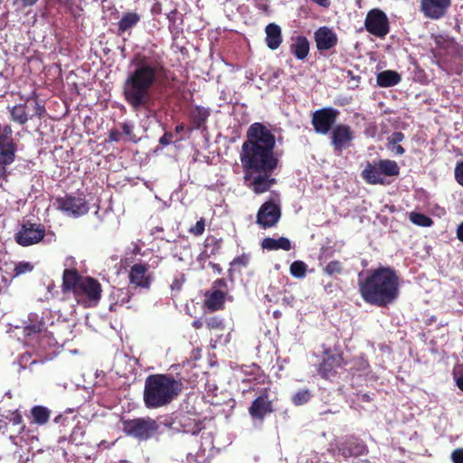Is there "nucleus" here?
Listing matches in <instances>:
<instances>
[{
	"label": "nucleus",
	"instance_id": "f257e3e1",
	"mask_svg": "<svg viewBox=\"0 0 463 463\" xmlns=\"http://www.w3.org/2000/svg\"><path fill=\"white\" fill-rule=\"evenodd\" d=\"M275 135L264 124L252 123L241 146V161L247 186L256 194L268 192L276 184L271 176L279 165L274 153Z\"/></svg>",
	"mask_w": 463,
	"mask_h": 463
},
{
	"label": "nucleus",
	"instance_id": "f03ea898",
	"mask_svg": "<svg viewBox=\"0 0 463 463\" xmlns=\"http://www.w3.org/2000/svg\"><path fill=\"white\" fill-rule=\"evenodd\" d=\"M130 65L132 70L122 89L126 102L135 112L149 108L153 88L166 90L176 79L175 74L165 67L163 54L153 50L136 53Z\"/></svg>",
	"mask_w": 463,
	"mask_h": 463
},
{
	"label": "nucleus",
	"instance_id": "7ed1b4c3",
	"mask_svg": "<svg viewBox=\"0 0 463 463\" xmlns=\"http://www.w3.org/2000/svg\"><path fill=\"white\" fill-rule=\"evenodd\" d=\"M358 286L363 300L378 307H387L396 301L400 294L399 276L389 266L369 270L364 279H359Z\"/></svg>",
	"mask_w": 463,
	"mask_h": 463
},
{
	"label": "nucleus",
	"instance_id": "20e7f679",
	"mask_svg": "<svg viewBox=\"0 0 463 463\" xmlns=\"http://www.w3.org/2000/svg\"><path fill=\"white\" fill-rule=\"evenodd\" d=\"M182 390V382L170 373L149 374L143 391L145 407L154 410L168 406L178 398Z\"/></svg>",
	"mask_w": 463,
	"mask_h": 463
},
{
	"label": "nucleus",
	"instance_id": "39448f33",
	"mask_svg": "<svg viewBox=\"0 0 463 463\" xmlns=\"http://www.w3.org/2000/svg\"><path fill=\"white\" fill-rule=\"evenodd\" d=\"M61 291L63 294L72 293L78 304L91 307L100 301L102 288L98 279L82 276L77 269L71 268L62 272Z\"/></svg>",
	"mask_w": 463,
	"mask_h": 463
},
{
	"label": "nucleus",
	"instance_id": "423d86ee",
	"mask_svg": "<svg viewBox=\"0 0 463 463\" xmlns=\"http://www.w3.org/2000/svg\"><path fill=\"white\" fill-rule=\"evenodd\" d=\"M24 335L28 340L26 345H33L32 342L35 341L39 345L45 347H52L56 345L54 339L50 335L47 331L46 324L43 317L35 313H31L28 316L26 325L24 326Z\"/></svg>",
	"mask_w": 463,
	"mask_h": 463
},
{
	"label": "nucleus",
	"instance_id": "0eeeda50",
	"mask_svg": "<svg viewBox=\"0 0 463 463\" xmlns=\"http://www.w3.org/2000/svg\"><path fill=\"white\" fill-rule=\"evenodd\" d=\"M160 425L150 417L135 418L123 421V430L138 440H148L159 431Z\"/></svg>",
	"mask_w": 463,
	"mask_h": 463
},
{
	"label": "nucleus",
	"instance_id": "6e6552de",
	"mask_svg": "<svg viewBox=\"0 0 463 463\" xmlns=\"http://www.w3.org/2000/svg\"><path fill=\"white\" fill-rule=\"evenodd\" d=\"M349 351L350 349H346L345 352L341 349H325L318 367L319 375L326 380H332L338 369L345 366Z\"/></svg>",
	"mask_w": 463,
	"mask_h": 463
},
{
	"label": "nucleus",
	"instance_id": "1a4fd4ad",
	"mask_svg": "<svg viewBox=\"0 0 463 463\" xmlns=\"http://www.w3.org/2000/svg\"><path fill=\"white\" fill-rule=\"evenodd\" d=\"M55 206L57 210L75 218L85 215L90 211L89 203L83 193L58 196L55 199Z\"/></svg>",
	"mask_w": 463,
	"mask_h": 463
},
{
	"label": "nucleus",
	"instance_id": "9d476101",
	"mask_svg": "<svg viewBox=\"0 0 463 463\" xmlns=\"http://www.w3.org/2000/svg\"><path fill=\"white\" fill-rule=\"evenodd\" d=\"M340 112L332 107L317 109L312 113L311 124L316 133L328 134L336 122Z\"/></svg>",
	"mask_w": 463,
	"mask_h": 463
},
{
	"label": "nucleus",
	"instance_id": "9b49d317",
	"mask_svg": "<svg viewBox=\"0 0 463 463\" xmlns=\"http://www.w3.org/2000/svg\"><path fill=\"white\" fill-rule=\"evenodd\" d=\"M364 27L371 34L383 38L390 31L389 19L383 11L374 8L367 13L364 20Z\"/></svg>",
	"mask_w": 463,
	"mask_h": 463
},
{
	"label": "nucleus",
	"instance_id": "f8f14e48",
	"mask_svg": "<svg viewBox=\"0 0 463 463\" xmlns=\"http://www.w3.org/2000/svg\"><path fill=\"white\" fill-rule=\"evenodd\" d=\"M273 401L270 399L269 390L264 388L251 402L248 411L251 419L263 422L264 419L274 411Z\"/></svg>",
	"mask_w": 463,
	"mask_h": 463
},
{
	"label": "nucleus",
	"instance_id": "ddd939ff",
	"mask_svg": "<svg viewBox=\"0 0 463 463\" xmlns=\"http://www.w3.org/2000/svg\"><path fill=\"white\" fill-rule=\"evenodd\" d=\"M171 424L174 425V429L192 435L198 434L203 429V421L195 413L190 411H182L175 413Z\"/></svg>",
	"mask_w": 463,
	"mask_h": 463
},
{
	"label": "nucleus",
	"instance_id": "4468645a",
	"mask_svg": "<svg viewBox=\"0 0 463 463\" xmlns=\"http://www.w3.org/2000/svg\"><path fill=\"white\" fill-rule=\"evenodd\" d=\"M45 236V229L42 224L26 222L22 224L20 231L15 234L17 244L27 247L41 241Z\"/></svg>",
	"mask_w": 463,
	"mask_h": 463
},
{
	"label": "nucleus",
	"instance_id": "2eb2a0df",
	"mask_svg": "<svg viewBox=\"0 0 463 463\" xmlns=\"http://www.w3.org/2000/svg\"><path fill=\"white\" fill-rule=\"evenodd\" d=\"M281 210L273 201L265 202L259 209L256 222L263 229L274 227L279 221Z\"/></svg>",
	"mask_w": 463,
	"mask_h": 463
},
{
	"label": "nucleus",
	"instance_id": "dca6fc26",
	"mask_svg": "<svg viewBox=\"0 0 463 463\" xmlns=\"http://www.w3.org/2000/svg\"><path fill=\"white\" fill-rule=\"evenodd\" d=\"M330 139L334 151L340 154L344 149L351 146L354 139V132L350 126L338 124L332 129Z\"/></svg>",
	"mask_w": 463,
	"mask_h": 463
},
{
	"label": "nucleus",
	"instance_id": "f3484780",
	"mask_svg": "<svg viewBox=\"0 0 463 463\" xmlns=\"http://www.w3.org/2000/svg\"><path fill=\"white\" fill-rule=\"evenodd\" d=\"M420 11L426 18L439 20L443 18L451 6V0H420Z\"/></svg>",
	"mask_w": 463,
	"mask_h": 463
},
{
	"label": "nucleus",
	"instance_id": "a211bd4d",
	"mask_svg": "<svg viewBox=\"0 0 463 463\" xmlns=\"http://www.w3.org/2000/svg\"><path fill=\"white\" fill-rule=\"evenodd\" d=\"M338 451L345 458H349L367 455L369 449L364 440L357 437L351 436L338 446Z\"/></svg>",
	"mask_w": 463,
	"mask_h": 463
},
{
	"label": "nucleus",
	"instance_id": "6ab92c4d",
	"mask_svg": "<svg viewBox=\"0 0 463 463\" xmlns=\"http://www.w3.org/2000/svg\"><path fill=\"white\" fill-rule=\"evenodd\" d=\"M128 279L130 284L137 288H149L153 281V276L149 272V265L146 263H136L129 270Z\"/></svg>",
	"mask_w": 463,
	"mask_h": 463
},
{
	"label": "nucleus",
	"instance_id": "aec40b11",
	"mask_svg": "<svg viewBox=\"0 0 463 463\" xmlns=\"http://www.w3.org/2000/svg\"><path fill=\"white\" fill-rule=\"evenodd\" d=\"M317 49L319 52L328 51L335 47L338 43L336 33L326 26L319 27L314 35Z\"/></svg>",
	"mask_w": 463,
	"mask_h": 463
},
{
	"label": "nucleus",
	"instance_id": "412c9836",
	"mask_svg": "<svg viewBox=\"0 0 463 463\" xmlns=\"http://www.w3.org/2000/svg\"><path fill=\"white\" fill-rule=\"evenodd\" d=\"M345 366H348L346 369L349 372V374L352 377V386H354L356 383H354V378H362L368 375L370 372V365L368 362L363 357L358 356L353 359H350V354L348 353V357H346Z\"/></svg>",
	"mask_w": 463,
	"mask_h": 463
},
{
	"label": "nucleus",
	"instance_id": "4be33fe9",
	"mask_svg": "<svg viewBox=\"0 0 463 463\" xmlns=\"http://www.w3.org/2000/svg\"><path fill=\"white\" fill-rule=\"evenodd\" d=\"M227 296L228 290L210 288L204 294L203 305L211 312L222 310Z\"/></svg>",
	"mask_w": 463,
	"mask_h": 463
},
{
	"label": "nucleus",
	"instance_id": "5701e85b",
	"mask_svg": "<svg viewBox=\"0 0 463 463\" xmlns=\"http://www.w3.org/2000/svg\"><path fill=\"white\" fill-rule=\"evenodd\" d=\"M211 115V110L203 106H194L189 113L190 127L189 131L193 130H205L206 121Z\"/></svg>",
	"mask_w": 463,
	"mask_h": 463
},
{
	"label": "nucleus",
	"instance_id": "b1692460",
	"mask_svg": "<svg viewBox=\"0 0 463 463\" xmlns=\"http://www.w3.org/2000/svg\"><path fill=\"white\" fill-rule=\"evenodd\" d=\"M15 160L14 147L10 145L5 150L0 152V187H3L4 182L8 180L10 172L7 166Z\"/></svg>",
	"mask_w": 463,
	"mask_h": 463
},
{
	"label": "nucleus",
	"instance_id": "393cba45",
	"mask_svg": "<svg viewBox=\"0 0 463 463\" xmlns=\"http://www.w3.org/2000/svg\"><path fill=\"white\" fill-rule=\"evenodd\" d=\"M377 166V162H368L361 173L363 179L369 184L385 185L389 184V182H387L383 176L381 175Z\"/></svg>",
	"mask_w": 463,
	"mask_h": 463
},
{
	"label": "nucleus",
	"instance_id": "a878e982",
	"mask_svg": "<svg viewBox=\"0 0 463 463\" xmlns=\"http://www.w3.org/2000/svg\"><path fill=\"white\" fill-rule=\"evenodd\" d=\"M265 42L270 50H277L282 43V33L279 25L274 23L269 24L265 27Z\"/></svg>",
	"mask_w": 463,
	"mask_h": 463
},
{
	"label": "nucleus",
	"instance_id": "bb28decb",
	"mask_svg": "<svg viewBox=\"0 0 463 463\" xmlns=\"http://www.w3.org/2000/svg\"><path fill=\"white\" fill-rule=\"evenodd\" d=\"M141 21V15L137 12H126L117 24L118 36L134 28Z\"/></svg>",
	"mask_w": 463,
	"mask_h": 463
},
{
	"label": "nucleus",
	"instance_id": "cd10ccee",
	"mask_svg": "<svg viewBox=\"0 0 463 463\" xmlns=\"http://www.w3.org/2000/svg\"><path fill=\"white\" fill-rule=\"evenodd\" d=\"M130 298L131 294L128 288H114L109 296V310L117 311L118 307L128 303Z\"/></svg>",
	"mask_w": 463,
	"mask_h": 463
},
{
	"label": "nucleus",
	"instance_id": "c85d7f7f",
	"mask_svg": "<svg viewBox=\"0 0 463 463\" xmlns=\"http://www.w3.org/2000/svg\"><path fill=\"white\" fill-rule=\"evenodd\" d=\"M222 239L208 236L204 241V249L200 254V260H207L219 253L222 247Z\"/></svg>",
	"mask_w": 463,
	"mask_h": 463
},
{
	"label": "nucleus",
	"instance_id": "c756f323",
	"mask_svg": "<svg viewBox=\"0 0 463 463\" xmlns=\"http://www.w3.org/2000/svg\"><path fill=\"white\" fill-rule=\"evenodd\" d=\"M290 52L298 60L306 59L309 52V42L307 37H296L294 43L290 44Z\"/></svg>",
	"mask_w": 463,
	"mask_h": 463
},
{
	"label": "nucleus",
	"instance_id": "7c9ffc66",
	"mask_svg": "<svg viewBox=\"0 0 463 463\" xmlns=\"http://www.w3.org/2000/svg\"><path fill=\"white\" fill-rule=\"evenodd\" d=\"M261 247L268 250H277L281 249L288 251L291 249V242L286 237H280L279 239L267 237L262 240Z\"/></svg>",
	"mask_w": 463,
	"mask_h": 463
},
{
	"label": "nucleus",
	"instance_id": "2f4dec72",
	"mask_svg": "<svg viewBox=\"0 0 463 463\" xmlns=\"http://www.w3.org/2000/svg\"><path fill=\"white\" fill-rule=\"evenodd\" d=\"M401 75L395 71H383L377 74V85L383 88L392 87L401 81Z\"/></svg>",
	"mask_w": 463,
	"mask_h": 463
},
{
	"label": "nucleus",
	"instance_id": "473e14b6",
	"mask_svg": "<svg viewBox=\"0 0 463 463\" xmlns=\"http://www.w3.org/2000/svg\"><path fill=\"white\" fill-rule=\"evenodd\" d=\"M29 417L32 419V423L43 426L49 421L51 411L47 407L35 405L31 409Z\"/></svg>",
	"mask_w": 463,
	"mask_h": 463
},
{
	"label": "nucleus",
	"instance_id": "72a5a7b5",
	"mask_svg": "<svg viewBox=\"0 0 463 463\" xmlns=\"http://www.w3.org/2000/svg\"><path fill=\"white\" fill-rule=\"evenodd\" d=\"M377 168L380 174L386 180V177L398 176L400 174V166L391 159H381L377 162Z\"/></svg>",
	"mask_w": 463,
	"mask_h": 463
},
{
	"label": "nucleus",
	"instance_id": "f704fd0d",
	"mask_svg": "<svg viewBox=\"0 0 463 463\" xmlns=\"http://www.w3.org/2000/svg\"><path fill=\"white\" fill-rule=\"evenodd\" d=\"M5 419L14 426H17V435H21L25 431L26 426L24 422L23 416L18 410L9 411Z\"/></svg>",
	"mask_w": 463,
	"mask_h": 463
},
{
	"label": "nucleus",
	"instance_id": "c9c22d12",
	"mask_svg": "<svg viewBox=\"0 0 463 463\" xmlns=\"http://www.w3.org/2000/svg\"><path fill=\"white\" fill-rule=\"evenodd\" d=\"M11 118L12 120L19 123L20 125H24L28 121V116L25 111V105H15L11 110Z\"/></svg>",
	"mask_w": 463,
	"mask_h": 463
},
{
	"label": "nucleus",
	"instance_id": "e433bc0d",
	"mask_svg": "<svg viewBox=\"0 0 463 463\" xmlns=\"http://www.w3.org/2000/svg\"><path fill=\"white\" fill-rule=\"evenodd\" d=\"M436 50L434 52V56L436 58H439L441 56V50H447L452 48L454 46V42L452 39L449 37H444L442 35H439L435 37Z\"/></svg>",
	"mask_w": 463,
	"mask_h": 463
},
{
	"label": "nucleus",
	"instance_id": "4c0bfd02",
	"mask_svg": "<svg viewBox=\"0 0 463 463\" xmlns=\"http://www.w3.org/2000/svg\"><path fill=\"white\" fill-rule=\"evenodd\" d=\"M410 221L418 226L430 227L433 224V221L430 217L424 213L412 212L410 213Z\"/></svg>",
	"mask_w": 463,
	"mask_h": 463
},
{
	"label": "nucleus",
	"instance_id": "58836bf2",
	"mask_svg": "<svg viewBox=\"0 0 463 463\" xmlns=\"http://www.w3.org/2000/svg\"><path fill=\"white\" fill-rule=\"evenodd\" d=\"M323 272L330 277L343 274V263L337 260H331L325 266V268L323 269Z\"/></svg>",
	"mask_w": 463,
	"mask_h": 463
},
{
	"label": "nucleus",
	"instance_id": "ea45409f",
	"mask_svg": "<svg viewBox=\"0 0 463 463\" xmlns=\"http://www.w3.org/2000/svg\"><path fill=\"white\" fill-rule=\"evenodd\" d=\"M13 130L10 125H5L4 128H2V138H3V145L4 147L2 150H5L7 146L12 145L14 147V155H16L17 152V144L12 137Z\"/></svg>",
	"mask_w": 463,
	"mask_h": 463
},
{
	"label": "nucleus",
	"instance_id": "a19ab883",
	"mask_svg": "<svg viewBox=\"0 0 463 463\" xmlns=\"http://www.w3.org/2000/svg\"><path fill=\"white\" fill-rule=\"evenodd\" d=\"M307 264L301 260H295L291 263L289 271L290 274L298 279L304 278L307 273Z\"/></svg>",
	"mask_w": 463,
	"mask_h": 463
},
{
	"label": "nucleus",
	"instance_id": "79ce46f5",
	"mask_svg": "<svg viewBox=\"0 0 463 463\" xmlns=\"http://www.w3.org/2000/svg\"><path fill=\"white\" fill-rule=\"evenodd\" d=\"M33 355H37L34 351H25L20 355L18 364L22 368L25 369L28 366L38 363V358H33Z\"/></svg>",
	"mask_w": 463,
	"mask_h": 463
},
{
	"label": "nucleus",
	"instance_id": "37998d69",
	"mask_svg": "<svg viewBox=\"0 0 463 463\" xmlns=\"http://www.w3.org/2000/svg\"><path fill=\"white\" fill-rule=\"evenodd\" d=\"M312 394L307 389L300 390L292 397V402L296 406L306 404L311 399Z\"/></svg>",
	"mask_w": 463,
	"mask_h": 463
},
{
	"label": "nucleus",
	"instance_id": "c03bdc74",
	"mask_svg": "<svg viewBox=\"0 0 463 463\" xmlns=\"http://www.w3.org/2000/svg\"><path fill=\"white\" fill-rule=\"evenodd\" d=\"M84 435L85 431L82 427L80 424H77L71 430L69 441L75 445H80L82 444Z\"/></svg>",
	"mask_w": 463,
	"mask_h": 463
},
{
	"label": "nucleus",
	"instance_id": "a18cd8bd",
	"mask_svg": "<svg viewBox=\"0 0 463 463\" xmlns=\"http://www.w3.org/2000/svg\"><path fill=\"white\" fill-rule=\"evenodd\" d=\"M205 325L209 329H224L223 319L219 317H211L205 319Z\"/></svg>",
	"mask_w": 463,
	"mask_h": 463
},
{
	"label": "nucleus",
	"instance_id": "49530a36",
	"mask_svg": "<svg viewBox=\"0 0 463 463\" xmlns=\"http://www.w3.org/2000/svg\"><path fill=\"white\" fill-rule=\"evenodd\" d=\"M167 19L169 21V28L175 27L183 22V16L177 9H173L167 14Z\"/></svg>",
	"mask_w": 463,
	"mask_h": 463
},
{
	"label": "nucleus",
	"instance_id": "de8ad7c7",
	"mask_svg": "<svg viewBox=\"0 0 463 463\" xmlns=\"http://www.w3.org/2000/svg\"><path fill=\"white\" fill-rule=\"evenodd\" d=\"M33 269V266L30 262L21 261L17 263L14 269V276L17 277Z\"/></svg>",
	"mask_w": 463,
	"mask_h": 463
},
{
	"label": "nucleus",
	"instance_id": "09e8293b",
	"mask_svg": "<svg viewBox=\"0 0 463 463\" xmlns=\"http://www.w3.org/2000/svg\"><path fill=\"white\" fill-rule=\"evenodd\" d=\"M122 132L128 137V140L131 142H137V136L134 133V126L129 122H124L121 126Z\"/></svg>",
	"mask_w": 463,
	"mask_h": 463
},
{
	"label": "nucleus",
	"instance_id": "8fccbe9b",
	"mask_svg": "<svg viewBox=\"0 0 463 463\" xmlns=\"http://www.w3.org/2000/svg\"><path fill=\"white\" fill-rule=\"evenodd\" d=\"M232 338L231 332L226 334H221L217 336L216 339L213 340V343L211 344L212 347H217L218 345L223 346L230 344Z\"/></svg>",
	"mask_w": 463,
	"mask_h": 463
},
{
	"label": "nucleus",
	"instance_id": "3c124183",
	"mask_svg": "<svg viewBox=\"0 0 463 463\" xmlns=\"http://www.w3.org/2000/svg\"><path fill=\"white\" fill-rule=\"evenodd\" d=\"M250 262V254L243 253L233 259L231 265L232 267H242L246 268Z\"/></svg>",
	"mask_w": 463,
	"mask_h": 463
},
{
	"label": "nucleus",
	"instance_id": "603ef678",
	"mask_svg": "<svg viewBox=\"0 0 463 463\" xmlns=\"http://www.w3.org/2000/svg\"><path fill=\"white\" fill-rule=\"evenodd\" d=\"M205 229V220L201 218L196 222L195 225L189 229V232L194 236H200L203 233Z\"/></svg>",
	"mask_w": 463,
	"mask_h": 463
},
{
	"label": "nucleus",
	"instance_id": "864d4df0",
	"mask_svg": "<svg viewBox=\"0 0 463 463\" xmlns=\"http://www.w3.org/2000/svg\"><path fill=\"white\" fill-rule=\"evenodd\" d=\"M454 175L458 184L463 187V160L457 163Z\"/></svg>",
	"mask_w": 463,
	"mask_h": 463
},
{
	"label": "nucleus",
	"instance_id": "5fc2aeb1",
	"mask_svg": "<svg viewBox=\"0 0 463 463\" xmlns=\"http://www.w3.org/2000/svg\"><path fill=\"white\" fill-rule=\"evenodd\" d=\"M405 136L401 131H395L393 132L388 138V145H396L400 142L403 141Z\"/></svg>",
	"mask_w": 463,
	"mask_h": 463
},
{
	"label": "nucleus",
	"instance_id": "6e6d98bb",
	"mask_svg": "<svg viewBox=\"0 0 463 463\" xmlns=\"http://www.w3.org/2000/svg\"><path fill=\"white\" fill-rule=\"evenodd\" d=\"M451 460L453 463H463V449H456L451 453Z\"/></svg>",
	"mask_w": 463,
	"mask_h": 463
},
{
	"label": "nucleus",
	"instance_id": "4d7b16f0",
	"mask_svg": "<svg viewBox=\"0 0 463 463\" xmlns=\"http://www.w3.org/2000/svg\"><path fill=\"white\" fill-rule=\"evenodd\" d=\"M174 137L173 133L171 132H165L160 138H159V144L166 146L172 143V139Z\"/></svg>",
	"mask_w": 463,
	"mask_h": 463
},
{
	"label": "nucleus",
	"instance_id": "13d9d810",
	"mask_svg": "<svg viewBox=\"0 0 463 463\" xmlns=\"http://www.w3.org/2000/svg\"><path fill=\"white\" fill-rule=\"evenodd\" d=\"M212 289H222V290H228L227 289V283L224 279H216L213 285Z\"/></svg>",
	"mask_w": 463,
	"mask_h": 463
},
{
	"label": "nucleus",
	"instance_id": "bf43d9fd",
	"mask_svg": "<svg viewBox=\"0 0 463 463\" xmlns=\"http://www.w3.org/2000/svg\"><path fill=\"white\" fill-rule=\"evenodd\" d=\"M121 138V134L118 130L113 128L109 132V140L111 142H118Z\"/></svg>",
	"mask_w": 463,
	"mask_h": 463
},
{
	"label": "nucleus",
	"instance_id": "052dcab7",
	"mask_svg": "<svg viewBox=\"0 0 463 463\" xmlns=\"http://www.w3.org/2000/svg\"><path fill=\"white\" fill-rule=\"evenodd\" d=\"M392 147H389L395 155L402 156L405 153V149L402 146L396 144L391 145Z\"/></svg>",
	"mask_w": 463,
	"mask_h": 463
},
{
	"label": "nucleus",
	"instance_id": "680f3d73",
	"mask_svg": "<svg viewBox=\"0 0 463 463\" xmlns=\"http://www.w3.org/2000/svg\"><path fill=\"white\" fill-rule=\"evenodd\" d=\"M39 0H14V3L21 5L23 7L34 5Z\"/></svg>",
	"mask_w": 463,
	"mask_h": 463
},
{
	"label": "nucleus",
	"instance_id": "e2e57ef3",
	"mask_svg": "<svg viewBox=\"0 0 463 463\" xmlns=\"http://www.w3.org/2000/svg\"><path fill=\"white\" fill-rule=\"evenodd\" d=\"M183 282H184V279L175 278L171 284V289L179 291L182 288Z\"/></svg>",
	"mask_w": 463,
	"mask_h": 463
},
{
	"label": "nucleus",
	"instance_id": "0e129e2a",
	"mask_svg": "<svg viewBox=\"0 0 463 463\" xmlns=\"http://www.w3.org/2000/svg\"><path fill=\"white\" fill-rule=\"evenodd\" d=\"M456 234L458 241L463 242V222L458 225Z\"/></svg>",
	"mask_w": 463,
	"mask_h": 463
},
{
	"label": "nucleus",
	"instance_id": "69168bd1",
	"mask_svg": "<svg viewBox=\"0 0 463 463\" xmlns=\"http://www.w3.org/2000/svg\"><path fill=\"white\" fill-rule=\"evenodd\" d=\"M320 6L327 8L330 5V0H311Z\"/></svg>",
	"mask_w": 463,
	"mask_h": 463
},
{
	"label": "nucleus",
	"instance_id": "338daca9",
	"mask_svg": "<svg viewBox=\"0 0 463 463\" xmlns=\"http://www.w3.org/2000/svg\"><path fill=\"white\" fill-rule=\"evenodd\" d=\"M192 326L195 329H200L203 327V322L201 319H196L193 321Z\"/></svg>",
	"mask_w": 463,
	"mask_h": 463
},
{
	"label": "nucleus",
	"instance_id": "774afa93",
	"mask_svg": "<svg viewBox=\"0 0 463 463\" xmlns=\"http://www.w3.org/2000/svg\"><path fill=\"white\" fill-rule=\"evenodd\" d=\"M457 385L463 392V374L457 379Z\"/></svg>",
	"mask_w": 463,
	"mask_h": 463
}]
</instances>
